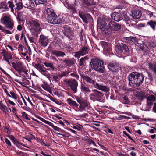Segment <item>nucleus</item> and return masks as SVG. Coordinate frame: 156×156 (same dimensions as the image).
<instances>
[{"mask_svg": "<svg viewBox=\"0 0 156 156\" xmlns=\"http://www.w3.org/2000/svg\"><path fill=\"white\" fill-rule=\"evenodd\" d=\"M63 62L68 66H70L74 64L73 61L71 59L65 58Z\"/></svg>", "mask_w": 156, "mask_h": 156, "instance_id": "obj_37", "label": "nucleus"}, {"mask_svg": "<svg viewBox=\"0 0 156 156\" xmlns=\"http://www.w3.org/2000/svg\"><path fill=\"white\" fill-rule=\"evenodd\" d=\"M79 110L80 111L86 110L90 114L94 113V110L87 102H83L80 104L79 107Z\"/></svg>", "mask_w": 156, "mask_h": 156, "instance_id": "obj_7", "label": "nucleus"}, {"mask_svg": "<svg viewBox=\"0 0 156 156\" xmlns=\"http://www.w3.org/2000/svg\"><path fill=\"white\" fill-rule=\"evenodd\" d=\"M34 67L37 69L41 73L44 69L42 66L39 64H35Z\"/></svg>", "mask_w": 156, "mask_h": 156, "instance_id": "obj_42", "label": "nucleus"}, {"mask_svg": "<svg viewBox=\"0 0 156 156\" xmlns=\"http://www.w3.org/2000/svg\"><path fill=\"white\" fill-rule=\"evenodd\" d=\"M44 64L46 67H49L50 69L52 70H54L55 67L52 63L45 62H44Z\"/></svg>", "mask_w": 156, "mask_h": 156, "instance_id": "obj_40", "label": "nucleus"}, {"mask_svg": "<svg viewBox=\"0 0 156 156\" xmlns=\"http://www.w3.org/2000/svg\"><path fill=\"white\" fill-rule=\"evenodd\" d=\"M16 9L18 10H20L23 7V4L22 3L20 2L16 3Z\"/></svg>", "mask_w": 156, "mask_h": 156, "instance_id": "obj_49", "label": "nucleus"}, {"mask_svg": "<svg viewBox=\"0 0 156 156\" xmlns=\"http://www.w3.org/2000/svg\"><path fill=\"white\" fill-rule=\"evenodd\" d=\"M147 94L144 91H141L137 92L136 94V96L139 99L141 100L146 99L147 97Z\"/></svg>", "mask_w": 156, "mask_h": 156, "instance_id": "obj_23", "label": "nucleus"}, {"mask_svg": "<svg viewBox=\"0 0 156 156\" xmlns=\"http://www.w3.org/2000/svg\"><path fill=\"white\" fill-rule=\"evenodd\" d=\"M34 2L36 5L40 4H44L47 2V0H34Z\"/></svg>", "mask_w": 156, "mask_h": 156, "instance_id": "obj_44", "label": "nucleus"}, {"mask_svg": "<svg viewBox=\"0 0 156 156\" xmlns=\"http://www.w3.org/2000/svg\"><path fill=\"white\" fill-rule=\"evenodd\" d=\"M23 66L22 62H19L16 63V68L18 67L19 68H21Z\"/></svg>", "mask_w": 156, "mask_h": 156, "instance_id": "obj_64", "label": "nucleus"}, {"mask_svg": "<svg viewBox=\"0 0 156 156\" xmlns=\"http://www.w3.org/2000/svg\"><path fill=\"white\" fill-rule=\"evenodd\" d=\"M76 4L75 5H72L68 6V9L71 10L73 14L77 13V7L76 6Z\"/></svg>", "mask_w": 156, "mask_h": 156, "instance_id": "obj_33", "label": "nucleus"}, {"mask_svg": "<svg viewBox=\"0 0 156 156\" xmlns=\"http://www.w3.org/2000/svg\"><path fill=\"white\" fill-rule=\"evenodd\" d=\"M57 18V15L55 13H53L51 15L48 16V21L51 24H54V23L56 21Z\"/></svg>", "mask_w": 156, "mask_h": 156, "instance_id": "obj_20", "label": "nucleus"}, {"mask_svg": "<svg viewBox=\"0 0 156 156\" xmlns=\"http://www.w3.org/2000/svg\"><path fill=\"white\" fill-rule=\"evenodd\" d=\"M101 92L97 90H93L90 95V99L93 101H100L101 100Z\"/></svg>", "mask_w": 156, "mask_h": 156, "instance_id": "obj_9", "label": "nucleus"}, {"mask_svg": "<svg viewBox=\"0 0 156 156\" xmlns=\"http://www.w3.org/2000/svg\"><path fill=\"white\" fill-rule=\"evenodd\" d=\"M116 50L117 55L119 57H126L128 55L129 49L125 44H122V46L120 45H117Z\"/></svg>", "mask_w": 156, "mask_h": 156, "instance_id": "obj_4", "label": "nucleus"}, {"mask_svg": "<svg viewBox=\"0 0 156 156\" xmlns=\"http://www.w3.org/2000/svg\"><path fill=\"white\" fill-rule=\"evenodd\" d=\"M84 58H81L79 61V65L80 66H83L84 63Z\"/></svg>", "mask_w": 156, "mask_h": 156, "instance_id": "obj_60", "label": "nucleus"}, {"mask_svg": "<svg viewBox=\"0 0 156 156\" xmlns=\"http://www.w3.org/2000/svg\"><path fill=\"white\" fill-rule=\"evenodd\" d=\"M49 42V40L45 36L41 35L40 36L39 42L43 47H44L47 46Z\"/></svg>", "mask_w": 156, "mask_h": 156, "instance_id": "obj_14", "label": "nucleus"}, {"mask_svg": "<svg viewBox=\"0 0 156 156\" xmlns=\"http://www.w3.org/2000/svg\"><path fill=\"white\" fill-rule=\"evenodd\" d=\"M39 119L41 121L44 122V123H45L46 124H47L48 125H49V124L50 123V122H49L48 121H47L46 120H45L44 119L41 117H38Z\"/></svg>", "mask_w": 156, "mask_h": 156, "instance_id": "obj_56", "label": "nucleus"}, {"mask_svg": "<svg viewBox=\"0 0 156 156\" xmlns=\"http://www.w3.org/2000/svg\"><path fill=\"white\" fill-rule=\"evenodd\" d=\"M103 61L97 58H94L91 60L90 64L92 67L96 71L103 73L105 70L104 67L103 66Z\"/></svg>", "mask_w": 156, "mask_h": 156, "instance_id": "obj_3", "label": "nucleus"}, {"mask_svg": "<svg viewBox=\"0 0 156 156\" xmlns=\"http://www.w3.org/2000/svg\"><path fill=\"white\" fill-rule=\"evenodd\" d=\"M50 58L54 61L55 62L58 63V60L57 58L55 56H51L50 57Z\"/></svg>", "mask_w": 156, "mask_h": 156, "instance_id": "obj_61", "label": "nucleus"}, {"mask_svg": "<svg viewBox=\"0 0 156 156\" xmlns=\"http://www.w3.org/2000/svg\"><path fill=\"white\" fill-rule=\"evenodd\" d=\"M8 137L10 139L12 142L14 144V145L17 147H18V144L19 141L18 139L15 138L12 135H8Z\"/></svg>", "mask_w": 156, "mask_h": 156, "instance_id": "obj_32", "label": "nucleus"}, {"mask_svg": "<svg viewBox=\"0 0 156 156\" xmlns=\"http://www.w3.org/2000/svg\"><path fill=\"white\" fill-rule=\"evenodd\" d=\"M22 117L25 119L27 120H30V119L29 118V116L28 115L26 114L25 112H23L22 113Z\"/></svg>", "mask_w": 156, "mask_h": 156, "instance_id": "obj_53", "label": "nucleus"}, {"mask_svg": "<svg viewBox=\"0 0 156 156\" xmlns=\"http://www.w3.org/2000/svg\"><path fill=\"white\" fill-rule=\"evenodd\" d=\"M8 3L9 5V7L11 9V12L14 13V9H15V8L13 2L12 0H10L8 1Z\"/></svg>", "mask_w": 156, "mask_h": 156, "instance_id": "obj_35", "label": "nucleus"}, {"mask_svg": "<svg viewBox=\"0 0 156 156\" xmlns=\"http://www.w3.org/2000/svg\"><path fill=\"white\" fill-rule=\"evenodd\" d=\"M80 89L81 92L85 94H88L91 92L89 88L82 82L80 86Z\"/></svg>", "mask_w": 156, "mask_h": 156, "instance_id": "obj_18", "label": "nucleus"}, {"mask_svg": "<svg viewBox=\"0 0 156 156\" xmlns=\"http://www.w3.org/2000/svg\"><path fill=\"white\" fill-rule=\"evenodd\" d=\"M67 102L68 104L70 106H72L77 108H78L79 105L75 101L72 100L70 98H68L67 100Z\"/></svg>", "mask_w": 156, "mask_h": 156, "instance_id": "obj_30", "label": "nucleus"}, {"mask_svg": "<svg viewBox=\"0 0 156 156\" xmlns=\"http://www.w3.org/2000/svg\"><path fill=\"white\" fill-rule=\"evenodd\" d=\"M75 99L77 102L79 103L80 104L84 102L83 98H81L80 97H78L77 96H76Z\"/></svg>", "mask_w": 156, "mask_h": 156, "instance_id": "obj_52", "label": "nucleus"}, {"mask_svg": "<svg viewBox=\"0 0 156 156\" xmlns=\"http://www.w3.org/2000/svg\"><path fill=\"white\" fill-rule=\"evenodd\" d=\"M58 132L60 133H55L56 135L58 136V135H60L61 136L63 137H69V134L68 133L65 132L64 131L62 130L61 128H60Z\"/></svg>", "mask_w": 156, "mask_h": 156, "instance_id": "obj_29", "label": "nucleus"}, {"mask_svg": "<svg viewBox=\"0 0 156 156\" xmlns=\"http://www.w3.org/2000/svg\"><path fill=\"white\" fill-rule=\"evenodd\" d=\"M109 29L112 31H118L121 29V26L119 24L111 21L108 23Z\"/></svg>", "mask_w": 156, "mask_h": 156, "instance_id": "obj_13", "label": "nucleus"}, {"mask_svg": "<svg viewBox=\"0 0 156 156\" xmlns=\"http://www.w3.org/2000/svg\"><path fill=\"white\" fill-rule=\"evenodd\" d=\"M5 132L7 134H9L10 133L11 131L10 129L8 127H6L5 129Z\"/></svg>", "mask_w": 156, "mask_h": 156, "instance_id": "obj_63", "label": "nucleus"}, {"mask_svg": "<svg viewBox=\"0 0 156 156\" xmlns=\"http://www.w3.org/2000/svg\"><path fill=\"white\" fill-rule=\"evenodd\" d=\"M138 39L136 37H126L125 42L130 45H133L135 44L136 47L138 46L142 50H143V48L142 47L144 46V45L143 44H139V43H136L138 42ZM144 45H145V44H144Z\"/></svg>", "mask_w": 156, "mask_h": 156, "instance_id": "obj_8", "label": "nucleus"}, {"mask_svg": "<svg viewBox=\"0 0 156 156\" xmlns=\"http://www.w3.org/2000/svg\"><path fill=\"white\" fill-rule=\"evenodd\" d=\"M9 109L10 111L11 109L10 108H8L5 105H4L3 104H0V111L1 113H4L6 114V111L8 112V110Z\"/></svg>", "mask_w": 156, "mask_h": 156, "instance_id": "obj_28", "label": "nucleus"}, {"mask_svg": "<svg viewBox=\"0 0 156 156\" xmlns=\"http://www.w3.org/2000/svg\"><path fill=\"white\" fill-rule=\"evenodd\" d=\"M76 126H77V130L78 131H81L83 129V126L80 124H77Z\"/></svg>", "mask_w": 156, "mask_h": 156, "instance_id": "obj_59", "label": "nucleus"}, {"mask_svg": "<svg viewBox=\"0 0 156 156\" xmlns=\"http://www.w3.org/2000/svg\"><path fill=\"white\" fill-rule=\"evenodd\" d=\"M88 48L86 46L83 47L80 51L82 56H83L88 53Z\"/></svg>", "mask_w": 156, "mask_h": 156, "instance_id": "obj_38", "label": "nucleus"}, {"mask_svg": "<svg viewBox=\"0 0 156 156\" xmlns=\"http://www.w3.org/2000/svg\"><path fill=\"white\" fill-rule=\"evenodd\" d=\"M71 72H72L70 74L71 76L76 78L77 80L79 79V76L77 74V71L75 68L72 69L71 70Z\"/></svg>", "mask_w": 156, "mask_h": 156, "instance_id": "obj_36", "label": "nucleus"}, {"mask_svg": "<svg viewBox=\"0 0 156 156\" xmlns=\"http://www.w3.org/2000/svg\"><path fill=\"white\" fill-rule=\"evenodd\" d=\"M79 16L81 18L83 21L86 24H87L89 21L92 19V16L89 14H85L81 11H79Z\"/></svg>", "mask_w": 156, "mask_h": 156, "instance_id": "obj_10", "label": "nucleus"}, {"mask_svg": "<svg viewBox=\"0 0 156 156\" xmlns=\"http://www.w3.org/2000/svg\"><path fill=\"white\" fill-rule=\"evenodd\" d=\"M11 20L9 16L3 15L1 18V22L2 24L4 25Z\"/></svg>", "mask_w": 156, "mask_h": 156, "instance_id": "obj_22", "label": "nucleus"}, {"mask_svg": "<svg viewBox=\"0 0 156 156\" xmlns=\"http://www.w3.org/2000/svg\"><path fill=\"white\" fill-rule=\"evenodd\" d=\"M120 101L122 103L125 104H128L130 102L128 98L126 96L122 95Z\"/></svg>", "mask_w": 156, "mask_h": 156, "instance_id": "obj_34", "label": "nucleus"}, {"mask_svg": "<svg viewBox=\"0 0 156 156\" xmlns=\"http://www.w3.org/2000/svg\"><path fill=\"white\" fill-rule=\"evenodd\" d=\"M41 73L47 78L49 80L51 79V76L50 74L46 70L44 69Z\"/></svg>", "mask_w": 156, "mask_h": 156, "instance_id": "obj_39", "label": "nucleus"}, {"mask_svg": "<svg viewBox=\"0 0 156 156\" xmlns=\"http://www.w3.org/2000/svg\"><path fill=\"white\" fill-rule=\"evenodd\" d=\"M142 15L141 11L139 10H133L132 12L133 18L135 19H139Z\"/></svg>", "mask_w": 156, "mask_h": 156, "instance_id": "obj_16", "label": "nucleus"}, {"mask_svg": "<svg viewBox=\"0 0 156 156\" xmlns=\"http://www.w3.org/2000/svg\"><path fill=\"white\" fill-rule=\"evenodd\" d=\"M95 88L106 93H107L109 91V88L107 86L101 84H99L98 83L96 84Z\"/></svg>", "mask_w": 156, "mask_h": 156, "instance_id": "obj_17", "label": "nucleus"}, {"mask_svg": "<svg viewBox=\"0 0 156 156\" xmlns=\"http://www.w3.org/2000/svg\"><path fill=\"white\" fill-rule=\"evenodd\" d=\"M29 22L31 27L30 31L31 34L34 37H37L41 30L42 26L41 22L33 18L30 20Z\"/></svg>", "mask_w": 156, "mask_h": 156, "instance_id": "obj_2", "label": "nucleus"}, {"mask_svg": "<svg viewBox=\"0 0 156 156\" xmlns=\"http://www.w3.org/2000/svg\"><path fill=\"white\" fill-rule=\"evenodd\" d=\"M111 16L113 20L117 22H119L123 19L122 15L116 12H114L111 14Z\"/></svg>", "mask_w": 156, "mask_h": 156, "instance_id": "obj_15", "label": "nucleus"}, {"mask_svg": "<svg viewBox=\"0 0 156 156\" xmlns=\"http://www.w3.org/2000/svg\"><path fill=\"white\" fill-rule=\"evenodd\" d=\"M74 55H73L75 57L78 58H79L81 56H82V55H81V54L80 51H79L78 52L74 53Z\"/></svg>", "mask_w": 156, "mask_h": 156, "instance_id": "obj_58", "label": "nucleus"}, {"mask_svg": "<svg viewBox=\"0 0 156 156\" xmlns=\"http://www.w3.org/2000/svg\"><path fill=\"white\" fill-rule=\"evenodd\" d=\"M51 54L57 57H64L66 55L64 52L60 51L54 50L51 52Z\"/></svg>", "mask_w": 156, "mask_h": 156, "instance_id": "obj_26", "label": "nucleus"}, {"mask_svg": "<svg viewBox=\"0 0 156 156\" xmlns=\"http://www.w3.org/2000/svg\"><path fill=\"white\" fill-rule=\"evenodd\" d=\"M128 80L130 86L132 87H138L143 83L144 77L141 73L133 72L129 75Z\"/></svg>", "mask_w": 156, "mask_h": 156, "instance_id": "obj_1", "label": "nucleus"}, {"mask_svg": "<svg viewBox=\"0 0 156 156\" xmlns=\"http://www.w3.org/2000/svg\"><path fill=\"white\" fill-rule=\"evenodd\" d=\"M31 1L30 0L26 2L25 5V7L28 9L33 10L35 9V5L34 3Z\"/></svg>", "mask_w": 156, "mask_h": 156, "instance_id": "obj_24", "label": "nucleus"}, {"mask_svg": "<svg viewBox=\"0 0 156 156\" xmlns=\"http://www.w3.org/2000/svg\"><path fill=\"white\" fill-rule=\"evenodd\" d=\"M46 12L48 16H50L53 14V13H55L53 11V10L50 8H48L47 9Z\"/></svg>", "mask_w": 156, "mask_h": 156, "instance_id": "obj_50", "label": "nucleus"}, {"mask_svg": "<svg viewBox=\"0 0 156 156\" xmlns=\"http://www.w3.org/2000/svg\"><path fill=\"white\" fill-rule=\"evenodd\" d=\"M64 82L68 85L73 92V93H76L77 91V87L78 83L75 79H71L69 80L66 79Z\"/></svg>", "mask_w": 156, "mask_h": 156, "instance_id": "obj_5", "label": "nucleus"}, {"mask_svg": "<svg viewBox=\"0 0 156 156\" xmlns=\"http://www.w3.org/2000/svg\"><path fill=\"white\" fill-rule=\"evenodd\" d=\"M63 22V20L62 18H58L57 16L56 21L54 23V24H59L62 23Z\"/></svg>", "mask_w": 156, "mask_h": 156, "instance_id": "obj_55", "label": "nucleus"}, {"mask_svg": "<svg viewBox=\"0 0 156 156\" xmlns=\"http://www.w3.org/2000/svg\"><path fill=\"white\" fill-rule=\"evenodd\" d=\"M63 34L64 35L67 37L69 40L71 41L73 39L74 33L69 26H66L65 31L63 32Z\"/></svg>", "mask_w": 156, "mask_h": 156, "instance_id": "obj_12", "label": "nucleus"}, {"mask_svg": "<svg viewBox=\"0 0 156 156\" xmlns=\"http://www.w3.org/2000/svg\"><path fill=\"white\" fill-rule=\"evenodd\" d=\"M61 78V76L60 75H56L53 76L52 78V80L56 83H58L59 82Z\"/></svg>", "mask_w": 156, "mask_h": 156, "instance_id": "obj_43", "label": "nucleus"}, {"mask_svg": "<svg viewBox=\"0 0 156 156\" xmlns=\"http://www.w3.org/2000/svg\"><path fill=\"white\" fill-rule=\"evenodd\" d=\"M100 44L103 48V53L107 56L110 55L112 53L111 44L105 41L100 42Z\"/></svg>", "mask_w": 156, "mask_h": 156, "instance_id": "obj_6", "label": "nucleus"}, {"mask_svg": "<svg viewBox=\"0 0 156 156\" xmlns=\"http://www.w3.org/2000/svg\"><path fill=\"white\" fill-rule=\"evenodd\" d=\"M155 100V98L153 95H151L147 97V104L148 106L153 105V102Z\"/></svg>", "mask_w": 156, "mask_h": 156, "instance_id": "obj_25", "label": "nucleus"}, {"mask_svg": "<svg viewBox=\"0 0 156 156\" xmlns=\"http://www.w3.org/2000/svg\"><path fill=\"white\" fill-rule=\"evenodd\" d=\"M4 91L8 96L12 98L15 100H17V95L14 92L10 91L9 94L6 89H4Z\"/></svg>", "mask_w": 156, "mask_h": 156, "instance_id": "obj_21", "label": "nucleus"}, {"mask_svg": "<svg viewBox=\"0 0 156 156\" xmlns=\"http://www.w3.org/2000/svg\"><path fill=\"white\" fill-rule=\"evenodd\" d=\"M0 30L2 31L5 34H10L12 33L9 30H5L4 27L0 25Z\"/></svg>", "mask_w": 156, "mask_h": 156, "instance_id": "obj_46", "label": "nucleus"}, {"mask_svg": "<svg viewBox=\"0 0 156 156\" xmlns=\"http://www.w3.org/2000/svg\"><path fill=\"white\" fill-rule=\"evenodd\" d=\"M148 67L150 69L152 70L154 73H156V62L154 65L152 64L149 63L148 64Z\"/></svg>", "mask_w": 156, "mask_h": 156, "instance_id": "obj_41", "label": "nucleus"}, {"mask_svg": "<svg viewBox=\"0 0 156 156\" xmlns=\"http://www.w3.org/2000/svg\"><path fill=\"white\" fill-rule=\"evenodd\" d=\"M5 141L7 145L9 147H10L12 145L10 141L7 138H5L4 140Z\"/></svg>", "mask_w": 156, "mask_h": 156, "instance_id": "obj_57", "label": "nucleus"}, {"mask_svg": "<svg viewBox=\"0 0 156 156\" xmlns=\"http://www.w3.org/2000/svg\"><path fill=\"white\" fill-rule=\"evenodd\" d=\"M50 99L53 102H55L57 104H58L59 105H61V103L60 100H58L52 96L50 97Z\"/></svg>", "mask_w": 156, "mask_h": 156, "instance_id": "obj_45", "label": "nucleus"}, {"mask_svg": "<svg viewBox=\"0 0 156 156\" xmlns=\"http://www.w3.org/2000/svg\"><path fill=\"white\" fill-rule=\"evenodd\" d=\"M49 125L52 127L53 129L55 131H58V132L59 130L60 129V128L54 125L51 122Z\"/></svg>", "mask_w": 156, "mask_h": 156, "instance_id": "obj_54", "label": "nucleus"}, {"mask_svg": "<svg viewBox=\"0 0 156 156\" xmlns=\"http://www.w3.org/2000/svg\"><path fill=\"white\" fill-rule=\"evenodd\" d=\"M1 8H5L6 9H8L7 5L6 3L3 2L0 3V9Z\"/></svg>", "mask_w": 156, "mask_h": 156, "instance_id": "obj_51", "label": "nucleus"}, {"mask_svg": "<svg viewBox=\"0 0 156 156\" xmlns=\"http://www.w3.org/2000/svg\"><path fill=\"white\" fill-rule=\"evenodd\" d=\"M147 25L149 26L153 31L156 29V22L155 21L150 20L148 21L147 23Z\"/></svg>", "mask_w": 156, "mask_h": 156, "instance_id": "obj_31", "label": "nucleus"}, {"mask_svg": "<svg viewBox=\"0 0 156 156\" xmlns=\"http://www.w3.org/2000/svg\"><path fill=\"white\" fill-rule=\"evenodd\" d=\"M2 54L3 60L6 61L9 65H11V60L12 59V55L5 50H3Z\"/></svg>", "mask_w": 156, "mask_h": 156, "instance_id": "obj_11", "label": "nucleus"}, {"mask_svg": "<svg viewBox=\"0 0 156 156\" xmlns=\"http://www.w3.org/2000/svg\"><path fill=\"white\" fill-rule=\"evenodd\" d=\"M106 24L107 23L105 22H104V24L102 23H98V27H99L100 29L102 30H104L105 29V28Z\"/></svg>", "mask_w": 156, "mask_h": 156, "instance_id": "obj_48", "label": "nucleus"}, {"mask_svg": "<svg viewBox=\"0 0 156 156\" xmlns=\"http://www.w3.org/2000/svg\"><path fill=\"white\" fill-rule=\"evenodd\" d=\"M83 80L86 81V82L92 84V86L95 88L96 84L97 82L94 80L92 79L91 78L87 76H84L83 78Z\"/></svg>", "mask_w": 156, "mask_h": 156, "instance_id": "obj_19", "label": "nucleus"}, {"mask_svg": "<svg viewBox=\"0 0 156 156\" xmlns=\"http://www.w3.org/2000/svg\"><path fill=\"white\" fill-rule=\"evenodd\" d=\"M66 50L68 51L72 52L73 51V49L70 46H68L66 47Z\"/></svg>", "mask_w": 156, "mask_h": 156, "instance_id": "obj_62", "label": "nucleus"}, {"mask_svg": "<svg viewBox=\"0 0 156 156\" xmlns=\"http://www.w3.org/2000/svg\"><path fill=\"white\" fill-rule=\"evenodd\" d=\"M115 65L113 63H111L109 64L108 66V68L109 69L113 72H115V70H114V69L115 68Z\"/></svg>", "mask_w": 156, "mask_h": 156, "instance_id": "obj_47", "label": "nucleus"}, {"mask_svg": "<svg viewBox=\"0 0 156 156\" xmlns=\"http://www.w3.org/2000/svg\"><path fill=\"white\" fill-rule=\"evenodd\" d=\"M4 26L6 28L11 30H12L14 28V23L13 21L11 20L5 24Z\"/></svg>", "mask_w": 156, "mask_h": 156, "instance_id": "obj_27", "label": "nucleus"}]
</instances>
